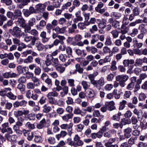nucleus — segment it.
Returning a JSON list of instances; mask_svg holds the SVG:
<instances>
[{"label": "nucleus", "mask_w": 147, "mask_h": 147, "mask_svg": "<svg viewBox=\"0 0 147 147\" xmlns=\"http://www.w3.org/2000/svg\"><path fill=\"white\" fill-rule=\"evenodd\" d=\"M9 31L13 36L17 37L25 35L24 33L22 32L21 29L17 26L14 27L13 29H9Z\"/></svg>", "instance_id": "f257e3e1"}, {"label": "nucleus", "mask_w": 147, "mask_h": 147, "mask_svg": "<svg viewBox=\"0 0 147 147\" xmlns=\"http://www.w3.org/2000/svg\"><path fill=\"white\" fill-rule=\"evenodd\" d=\"M129 77L127 75H119L116 76V80L119 82V84L122 87L125 86V82L128 79Z\"/></svg>", "instance_id": "f03ea898"}, {"label": "nucleus", "mask_w": 147, "mask_h": 147, "mask_svg": "<svg viewBox=\"0 0 147 147\" xmlns=\"http://www.w3.org/2000/svg\"><path fill=\"white\" fill-rule=\"evenodd\" d=\"M73 125V123H71L69 124H63L60 126V127L62 129H67L68 135L71 136L73 133L72 130Z\"/></svg>", "instance_id": "7ed1b4c3"}, {"label": "nucleus", "mask_w": 147, "mask_h": 147, "mask_svg": "<svg viewBox=\"0 0 147 147\" xmlns=\"http://www.w3.org/2000/svg\"><path fill=\"white\" fill-rule=\"evenodd\" d=\"M108 0H102V2H99L97 5V6L95 8V11L101 14H102L105 12L106 11L105 8H102L104 4L103 2L106 3Z\"/></svg>", "instance_id": "20e7f679"}, {"label": "nucleus", "mask_w": 147, "mask_h": 147, "mask_svg": "<svg viewBox=\"0 0 147 147\" xmlns=\"http://www.w3.org/2000/svg\"><path fill=\"white\" fill-rule=\"evenodd\" d=\"M95 82L94 85L99 90L101 89V87L103 86L105 84L104 79L103 77H101L98 80H96Z\"/></svg>", "instance_id": "39448f33"}, {"label": "nucleus", "mask_w": 147, "mask_h": 147, "mask_svg": "<svg viewBox=\"0 0 147 147\" xmlns=\"http://www.w3.org/2000/svg\"><path fill=\"white\" fill-rule=\"evenodd\" d=\"M27 103L26 101L22 100L20 101H16L13 104V106L15 108H18L20 106L21 107H25Z\"/></svg>", "instance_id": "423d86ee"}, {"label": "nucleus", "mask_w": 147, "mask_h": 147, "mask_svg": "<svg viewBox=\"0 0 147 147\" xmlns=\"http://www.w3.org/2000/svg\"><path fill=\"white\" fill-rule=\"evenodd\" d=\"M5 137L7 140L11 142H16L17 138L16 135H10L9 134H5Z\"/></svg>", "instance_id": "0eeeda50"}, {"label": "nucleus", "mask_w": 147, "mask_h": 147, "mask_svg": "<svg viewBox=\"0 0 147 147\" xmlns=\"http://www.w3.org/2000/svg\"><path fill=\"white\" fill-rule=\"evenodd\" d=\"M114 105V102L113 101L106 102L105 104V105L107 107V109L109 111H112L115 109V107Z\"/></svg>", "instance_id": "6e6552de"}, {"label": "nucleus", "mask_w": 147, "mask_h": 147, "mask_svg": "<svg viewBox=\"0 0 147 147\" xmlns=\"http://www.w3.org/2000/svg\"><path fill=\"white\" fill-rule=\"evenodd\" d=\"M37 38L34 36H26L24 38V40L26 42H28L31 40V44L32 45H35V42Z\"/></svg>", "instance_id": "1a4fd4ad"}, {"label": "nucleus", "mask_w": 147, "mask_h": 147, "mask_svg": "<svg viewBox=\"0 0 147 147\" xmlns=\"http://www.w3.org/2000/svg\"><path fill=\"white\" fill-rule=\"evenodd\" d=\"M13 18L12 20H16L19 18L22 17V12L20 10L18 9H16L13 13Z\"/></svg>", "instance_id": "9d476101"}, {"label": "nucleus", "mask_w": 147, "mask_h": 147, "mask_svg": "<svg viewBox=\"0 0 147 147\" xmlns=\"http://www.w3.org/2000/svg\"><path fill=\"white\" fill-rule=\"evenodd\" d=\"M98 74V73L96 72L88 75V77L90 80V83L94 85L95 84V82H96V80H94V78L97 76Z\"/></svg>", "instance_id": "9b49d317"}, {"label": "nucleus", "mask_w": 147, "mask_h": 147, "mask_svg": "<svg viewBox=\"0 0 147 147\" xmlns=\"http://www.w3.org/2000/svg\"><path fill=\"white\" fill-rule=\"evenodd\" d=\"M80 5V2L79 0H74L73 2V6L70 7L69 9V12H72L75 7H79Z\"/></svg>", "instance_id": "f8f14e48"}, {"label": "nucleus", "mask_w": 147, "mask_h": 147, "mask_svg": "<svg viewBox=\"0 0 147 147\" xmlns=\"http://www.w3.org/2000/svg\"><path fill=\"white\" fill-rule=\"evenodd\" d=\"M89 24L88 22H79L78 24V27L80 30H83L86 29V26H89Z\"/></svg>", "instance_id": "ddd939ff"}, {"label": "nucleus", "mask_w": 147, "mask_h": 147, "mask_svg": "<svg viewBox=\"0 0 147 147\" xmlns=\"http://www.w3.org/2000/svg\"><path fill=\"white\" fill-rule=\"evenodd\" d=\"M131 131L132 129L129 127H127L124 129V135L125 138H128L131 137Z\"/></svg>", "instance_id": "4468645a"}, {"label": "nucleus", "mask_w": 147, "mask_h": 147, "mask_svg": "<svg viewBox=\"0 0 147 147\" xmlns=\"http://www.w3.org/2000/svg\"><path fill=\"white\" fill-rule=\"evenodd\" d=\"M46 122L45 119L43 118L37 124L36 128L38 129H41L46 126Z\"/></svg>", "instance_id": "2eb2a0df"}, {"label": "nucleus", "mask_w": 147, "mask_h": 147, "mask_svg": "<svg viewBox=\"0 0 147 147\" xmlns=\"http://www.w3.org/2000/svg\"><path fill=\"white\" fill-rule=\"evenodd\" d=\"M76 23L74 22V23L71 25V27L69 28L68 32L69 33L72 34L74 33L78 32V30H77V32H76L75 30L77 28Z\"/></svg>", "instance_id": "dca6fc26"}, {"label": "nucleus", "mask_w": 147, "mask_h": 147, "mask_svg": "<svg viewBox=\"0 0 147 147\" xmlns=\"http://www.w3.org/2000/svg\"><path fill=\"white\" fill-rule=\"evenodd\" d=\"M16 22L20 26L22 27L26 24V21L22 17L17 19Z\"/></svg>", "instance_id": "f3484780"}, {"label": "nucleus", "mask_w": 147, "mask_h": 147, "mask_svg": "<svg viewBox=\"0 0 147 147\" xmlns=\"http://www.w3.org/2000/svg\"><path fill=\"white\" fill-rule=\"evenodd\" d=\"M22 125L20 124L19 123L17 122L15 124L13 125V130L16 134H19L20 131V127Z\"/></svg>", "instance_id": "a211bd4d"}, {"label": "nucleus", "mask_w": 147, "mask_h": 147, "mask_svg": "<svg viewBox=\"0 0 147 147\" xmlns=\"http://www.w3.org/2000/svg\"><path fill=\"white\" fill-rule=\"evenodd\" d=\"M66 28L65 27L60 28L58 26H57L53 29V30H55L57 34H63L65 32Z\"/></svg>", "instance_id": "6ab92c4d"}, {"label": "nucleus", "mask_w": 147, "mask_h": 147, "mask_svg": "<svg viewBox=\"0 0 147 147\" xmlns=\"http://www.w3.org/2000/svg\"><path fill=\"white\" fill-rule=\"evenodd\" d=\"M73 116L72 113L66 114L62 117V119L65 122H68L69 120L72 118Z\"/></svg>", "instance_id": "aec40b11"}, {"label": "nucleus", "mask_w": 147, "mask_h": 147, "mask_svg": "<svg viewBox=\"0 0 147 147\" xmlns=\"http://www.w3.org/2000/svg\"><path fill=\"white\" fill-rule=\"evenodd\" d=\"M53 57L51 54L48 55L46 57V60L45 61V63L47 66H49L52 63L51 61Z\"/></svg>", "instance_id": "412c9836"}, {"label": "nucleus", "mask_w": 147, "mask_h": 147, "mask_svg": "<svg viewBox=\"0 0 147 147\" xmlns=\"http://www.w3.org/2000/svg\"><path fill=\"white\" fill-rule=\"evenodd\" d=\"M47 33L45 31H42L40 34V36L42 38V40L43 42L45 43L47 42L49 38L46 37Z\"/></svg>", "instance_id": "4be33fe9"}, {"label": "nucleus", "mask_w": 147, "mask_h": 147, "mask_svg": "<svg viewBox=\"0 0 147 147\" xmlns=\"http://www.w3.org/2000/svg\"><path fill=\"white\" fill-rule=\"evenodd\" d=\"M67 134V132L64 130L61 131L60 133L56 135V138L59 140L61 138H64L65 136Z\"/></svg>", "instance_id": "5701e85b"}, {"label": "nucleus", "mask_w": 147, "mask_h": 147, "mask_svg": "<svg viewBox=\"0 0 147 147\" xmlns=\"http://www.w3.org/2000/svg\"><path fill=\"white\" fill-rule=\"evenodd\" d=\"M106 21L105 20L102 19L100 21V23H98V26L100 29H104L106 27Z\"/></svg>", "instance_id": "b1692460"}, {"label": "nucleus", "mask_w": 147, "mask_h": 147, "mask_svg": "<svg viewBox=\"0 0 147 147\" xmlns=\"http://www.w3.org/2000/svg\"><path fill=\"white\" fill-rule=\"evenodd\" d=\"M1 132L3 134L7 132V134H11L13 133V131L12 129L10 127H8L6 128H2Z\"/></svg>", "instance_id": "393cba45"}, {"label": "nucleus", "mask_w": 147, "mask_h": 147, "mask_svg": "<svg viewBox=\"0 0 147 147\" xmlns=\"http://www.w3.org/2000/svg\"><path fill=\"white\" fill-rule=\"evenodd\" d=\"M86 49L88 51L91 52L92 54H94L97 51V48L94 47H87Z\"/></svg>", "instance_id": "a878e982"}, {"label": "nucleus", "mask_w": 147, "mask_h": 147, "mask_svg": "<svg viewBox=\"0 0 147 147\" xmlns=\"http://www.w3.org/2000/svg\"><path fill=\"white\" fill-rule=\"evenodd\" d=\"M17 88L20 90L22 94H23L25 92V86L21 84H19L17 87Z\"/></svg>", "instance_id": "bb28decb"}, {"label": "nucleus", "mask_w": 147, "mask_h": 147, "mask_svg": "<svg viewBox=\"0 0 147 147\" xmlns=\"http://www.w3.org/2000/svg\"><path fill=\"white\" fill-rule=\"evenodd\" d=\"M52 110L51 107L47 106V104L45 105L43 107L42 111L44 113H47Z\"/></svg>", "instance_id": "cd10ccee"}, {"label": "nucleus", "mask_w": 147, "mask_h": 147, "mask_svg": "<svg viewBox=\"0 0 147 147\" xmlns=\"http://www.w3.org/2000/svg\"><path fill=\"white\" fill-rule=\"evenodd\" d=\"M76 70L80 74L83 73L84 69L81 67V65L79 64H77L75 65Z\"/></svg>", "instance_id": "c85d7f7f"}, {"label": "nucleus", "mask_w": 147, "mask_h": 147, "mask_svg": "<svg viewBox=\"0 0 147 147\" xmlns=\"http://www.w3.org/2000/svg\"><path fill=\"white\" fill-rule=\"evenodd\" d=\"M88 43L89 42L88 40H85L83 42L80 41L77 43H74L72 45H77L79 46H83L84 44L87 45Z\"/></svg>", "instance_id": "c756f323"}, {"label": "nucleus", "mask_w": 147, "mask_h": 147, "mask_svg": "<svg viewBox=\"0 0 147 147\" xmlns=\"http://www.w3.org/2000/svg\"><path fill=\"white\" fill-rule=\"evenodd\" d=\"M76 52L78 55L82 57L85 56L86 55V53H84V50H81L80 49H77Z\"/></svg>", "instance_id": "7c9ffc66"}, {"label": "nucleus", "mask_w": 147, "mask_h": 147, "mask_svg": "<svg viewBox=\"0 0 147 147\" xmlns=\"http://www.w3.org/2000/svg\"><path fill=\"white\" fill-rule=\"evenodd\" d=\"M93 116L96 117H100V119H101L103 118L104 116L103 115H100V114L99 111L98 110H94L93 113Z\"/></svg>", "instance_id": "2f4dec72"}, {"label": "nucleus", "mask_w": 147, "mask_h": 147, "mask_svg": "<svg viewBox=\"0 0 147 147\" xmlns=\"http://www.w3.org/2000/svg\"><path fill=\"white\" fill-rule=\"evenodd\" d=\"M36 8L37 10L43 11L45 8V5L43 4L40 3L36 5Z\"/></svg>", "instance_id": "473e14b6"}, {"label": "nucleus", "mask_w": 147, "mask_h": 147, "mask_svg": "<svg viewBox=\"0 0 147 147\" xmlns=\"http://www.w3.org/2000/svg\"><path fill=\"white\" fill-rule=\"evenodd\" d=\"M140 13V10L138 7H135L132 10V13L136 16H139Z\"/></svg>", "instance_id": "72a5a7b5"}, {"label": "nucleus", "mask_w": 147, "mask_h": 147, "mask_svg": "<svg viewBox=\"0 0 147 147\" xmlns=\"http://www.w3.org/2000/svg\"><path fill=\"white\" fill-rule=\"evenodd\" d=\"M81 84L82 85L83 88L85 91L90 87V85L86 81H82L81 82Z\"/></svg>", "instance_id": "f704fd0d"}, {"label": "nucleus", "mask_w": 147, "mask_h": 147, "mask_svg": "<svg viewBox=\"0 0 147 147\" xmlns=\"http://www.w3.org/2000/svg\"><path fill=\"white\" fill-rule=\"evenodd\" d=\"M14 115L15 117L18 118L20 117V116H22L23 114V112L20 110H17L15 111L14 112Z\"/></svg>", "instance_id": "c9c22d12"}, {"label": "nucleus", "mask_w": 147, "mask_h": 147, "mask_svg": "<svg viewBox=\"0 0 147 147\" xmlns=\"http://www.w3.org/2000/svg\"><path fill=\"white\" fill-rule=\"evenodd\" d=\"M32 81L33 82L34 84L35 83H37V84H36L35 85V86H38L40 84V80L39 79L37 78L35 76H33V77L32 78Z\"/></svg>", "instance_id": "e433bc0d"}, {"label": "nucleus", "mask_w": 147, "mask_h": 147, "mask_svg": "<svg viewBox=\"0 0 147 147\" xmlns=\"http://www.w3.org/2000/svg\"><path fill=\"white\" fill-rule=\"evenodd\" d=\"M34 141L36 143L41 142L42 141V138L40 136L35 134Z\"/></svg>", "instance_id": "4c0bfd02"}, {"label": "nucleus", "mask_w": 147, "mask_h": 147, "mask_svg": "<svg viewBox=\"0 0 147 147\" xmlns=\"http://www.w3.org/2000/svg\"><path fill=\"white\" fill-rule=\"evenodd\" d=\"M121 115V112H119L117 114L113 115L111 117V119L112 120L116 121H119L120 119V116Z\"/></svg>", "instance_id": "58836bf2"}, {"label": "nucleus", "mask_w": 147, "mask_h": 147, "mask_svg": "<svg viewBox=\"0 0 147 147\" xmlns=\"http://www.w3.org/2000/svg\"><path fill=\"white\" fill-rule=\"evenodd\" d=\"M53 25H51L50 23H47L46 26V28L48 33H50L51 32V30L53 28Z\"/></svg>", "instance_id": "ea45409f"}, {"label": "nucleus", "mask_w": 147, "mask_h": 147, "mask_svg": "<svg viewBox=\"0 0 147 147\" xmlns=\"http://www.w3.org/2000/svg\"><path fill=\"white\" fill-rule=\"evenodd\" d=\"M7 20V18L4 15L0 14V25H3V22L6 21Z\"/></svg>", "instance_id": "a19ab883"}, {"label": "nucleus", "mask_w": 147, "mask_h": 147, "mask_svg": "<svg viewBox=\"0 0 147 147\" xmlns=\"http://www.w3.org/2000/svg\"><path fill=\"white\" fill-rule=\"evenodd\" d=\"M26 127L29 129L33 130L35 128V126L34 124H31L30 122H27L25 125Z\"/></svg>", "instance_id": "79ce46f5"}, {"label": "nucleus", "mask_w": 147, "mask_h": 147, "mask_svg": "<svg viewBox=\"0 0 147 147\" xmlns=\"http://www.w3.org/2000/svg\"><path fill=\"white\" fill-rule=\"evenodd\" d=\"M31 26L27 24H25L22 28H23L24 30V32L25 33H30V32L31 30Z\"/></svg>", "instance_id": "37998d69"}, {"label": "nucleus", "mask_w": 147, "mask_h": 147, "mask_svg": "<svg viewBox=\"0 0 147 147\" xmlns=\"http://www.w3.org/2000/svg\"><path fill=\"white\" fill-rule=\"evenodd\" d=\"M47 100L46 97L44 96H42L40 98L38 101V103L41 105H42L45 103Z\"/></svg>", "instance_id": "c03bdc74"}, {"label": "nucleus", "mask_w": 147, "mask_h": 147, "mask_svg": "<svg viewBox=\"0 0 147 147\" xmlns=\"http://www.w3.org/2000/svg\"><path fill=\"white\" fill-rule=\"evenodd\" d=\"M142 60L141 59H137L135 61L134 65L136 67H140L142 65Z\"/></svg>", "instance_id": "a18cd8bd"}, {"label": "nucleus", "mask_w": 147, "mask_h": 147, "mask_svg": "<svg viewBox=\"0 0 147 147\" xmlns=\"http://www.w3.org/2000/svg\"><path fill=\"white\" fill-rule=\"evenodd\" d=\"M127 103V102L125 100H123L121 102H120V105L119 109L120 110H122L125 107V105Z\"/></svg>", "instance_id": "49530a36"}, {"label": "nucleus", "mask_w": 147, "mask_h": 147, "mask_svg": "<svg viewBox=\"0 0 147 147\" xmlns=\"http://www.w3.org/2000/svg\"><path fill=\"white\" fill-rule=\"evenodd\" d=\"M26 86L28 89H33L35 87V85L32 82H29L27 84Z\"/></svg>", "instance_id": "de8ad7c7"}, {"label": "nucleus", "mask_w": 147, "mask_h": 147, "mask_svg": "<svg viewBox=\"0 0 147 147\" xmlns=\"http://www.w3.org/2000/svg\"><path fill=\"white\" fill-rule=\"evenodd\" d=\"M56 70L60 73H63L65 70V67L61 66H57L56 68Z\"/></svg>", "instance_id": "09e8293b"}, {"label": "nucleus", "mask_w": 147, "mask_h": 147, "mask_svg": "<svg viewBox=\"0 0 147 147\" xmlns=\"http://www.w3.org/2000/svg\"><path fill=\"white\" fill-rule=\"evenodd\" d=\"M13 41L14 43L16 45L19 46L21 45V46H24V44L23 43L21 42L18 39L13 38Z\"/></svg>", "instance_id": "8fccbe9b"}, {"label": "nucleus", "mask_w": 147, "mask_h": 147, "mask_svg": "<svg viewBox=\"0 0 147 147\" xmlns=\"http://www.w3.org/2000/svg\"><path fill=\"white\" fill-rule=\"evenodd\" d=\"M6 96L9 99L11 100H14L16 98V96L11 92H8L6 94Z\"/></svg>", "instance_id": "3c124183"}, {"label": "nucleus", "mask_w": 147, "mask_h": 147, "mask_svg": "<svg viewBox=\"0 0 147 147\" xmlns=\"http://www.w3.org/2000/svg\"><path fill=\"white\" fill-rule=\"evenodd\" d=\"M121 32L122 34H124L127 33L128 32V29L127 28L124 26L123 25H122L121 27Z\"/></svg>", "instance_id": "603ef678"}, {"label": "nucleus", "mask_w": 147, "mask_h": 147, "mask_svg": "<svg viewBox=\"0 0 147 147\" xmlns=\"http://www.w3.org/2000/svg\"><path fill=\"white\" fill-rule=\"evenodd\" d=\"M33 59V58L32 56H29L24 60V62L25 63H31L32 62Z\"/></svg>", "instance_id": "864d4df0"}, {"label": "nucleus", "mask_w": 147, "mask_h": 147, "mask_svg": "<svg viewBox=\"0 0 147 147\" xmlns=\"http://www.w3.org/2000/svg\"><path fill=\"white\" fill-rule=\"evenodd\" d=\"M35 19L34 18H31L28 21V22L27 24L32 27L34 25V24L35 23Z\"/></svg>", "instance_id": "5fc2aeb1"}, {"label": "nucleus", "mask_w": 147, "mask_h": 147, "mask_svg": "<svg viewBox=\"0 0 147 147\" xmlns=\"http://www.w3.org/2000/svg\"><path fill=\"white\" fill-rule=\"evenodd\" d=\"M41 70L39 67L36 66L34 70V72L36 75L39 76L41 72Z\"/></svg>", "instance_id": "6e6d98bb"}, {"label": "nucleus", "mask_w": 147, "mask_h": 147, "mask_svg": "<svg viewBox=\"0 0 147 147\" xmlns=\"http://www.w3.org/2000/svg\"><path fill=\"white\" fill-rule=\"evenodd\" d=\"M35 134L36 133L34 131H32L27 136V140L29 141H31L33 139V137L34 136Z\"/></svg>", "instance_id": "4d7b16f0"}, {"label": "nucleus", "mask_w": 147, "mask_h": 147, "mask_svg": "<svg viewBox=\"0 0 147 147\" xmlns=\"http://www.w3.org/2000/svg\"><path fill=\"white\" fill-rule=\"evenodd\" d=\"M25 118L24 117H20L17 118L18 121L17 122L23 125V123L25 121Z\"/></svg>", "instance_id": "13d9d810"}, {"label": "nucleus", "mask_w": 147, "mask_h": 147, "mask_svg": "<svg viewBox=\"0 0 147 147\" xmlns=\"http://www.w3.org/2000/svg\"><path fill=\"white\" fill-rule=\"evenodd\" d=\"M1 2L2 3L5 4L7 6L11 5L12 3L11 0H1Z\"/></svg>", "instance_id": "bf43d9fd"}, {"label": "nucleus", "mask_w": 147, "mask_h": 147, "mask_svg": "<svg viewBox=\"0 0 147 147\" xmlns=\"http://www.w3.org/2000/svg\"><path fill=\"white\" fill-rule=\"evenodd\" d=\"M67 83L68 84V86H69L73 87L75 86L74 84V80L73 79H68L67 80Z\"/></svg>", "instance_id": "052dcab7"}, {"label": "nucleus", "mask_w": 147, "mask_h": 147, "mask_svg": "<svg viewBox=\"0 0 147 147\" xmlns=\"http://www.w3.org/2000/svg\"><path fill=\"white\" fill-rule=\"evenodd\" d=\"M84 127V126L83 125L81 124L77 125L76 126V129L77 131H81L83 129Z\"/></svg>", "instance_id": "680f3d73"}, {"label": "nucleus", "mask_w": 147, "mask_h": 147, "mask_svg": "<svg viewBox=\"0 0 147 147\" xmlns=\"http://www.w3.org/2000/svg\"><path fill=\"white\" fill-rule=\"evenodd\" d=\"M22 11L24 15L26 17H28L31 14L29 12L28 9H23Z\"/></svg>", "instance_id": "e2e57ef3"}, {"label": "nucleus", "mask_w": 147, "mask_h": 147, "mask_svg": "<svg viewBox=\"0 0 147 147\" xmlns=\"http://www.w3.org/2000/svg\"><path fill=\"white\" fill-rule=\"evenodd\" d=\"M47 97L49 100V103L51 104H53L55 103V99L54 98L47 95Z\"/></svg>", "instance_id": "0e129e2a"}, {"label": "nucleus", "mask_w": 147, "mask_h": 147, "mask_svg": "<svg viewBox=\"0 0 147 147\" xmlns=\"http://www.w3.org/2000/svg\"><path fill=\"white\" fill-rule=\"evenodd\" d=\"M59 58L62 62H65L67 58V56L66 55L61 54L59 56Z\"/></svg>", "instance_id": "69168bd1"}, {"label": "nucleus", "mask_w": 147, "mask_h": 147, "mask_svg": "<svg viewBox=\"0 0 147 147\" xmlns=\"http://www.w3.org/2000/svg\"><path fill=\"white\" fill-rule=\"evenodd\" d=\"M137 140V138L131 137L129 138L128 141V143L130 145H133L135 144V140Z\"/></svg>", "instance_id": "338daca9"}, {"label": "nucleus", "mask_w": 147, "mask_h": 147, "mask_svg": "<svg viewBox=\"0 0 147 147\" xmlns=\"http://www.w3.org/2000/svg\"><path fill=\"white\" fill-rule=\"evenodd\" d=\"M45 82L47 84L48 87L50 88L52 86V82L51 79L49 78V77L47 78V79L45 80Z\"/></svg>", "instance_id": "774afa93"}]
</instances>
